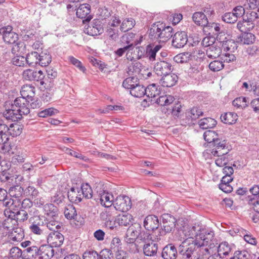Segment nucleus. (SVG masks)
Returning a JSON list of instances; mask_svg holds the SVG:
<instances>
[{
	"instance_id": "f257e3e1",
	"label": "nucleus",
	"mask_w": 259,
	"mask_h": 259,
	"mask_svg": "<svg viewBox=\"0 0 259 259\" xmlns=\"http://www.w3.org/2000/svg\"><path fill=\"white\" fill-rule=\"evenodd\" d=\"M189 238L184 240L178 247L179 254L183 259H199L202 252L203 255L210 254L209 250L216 246L214 232L202 226L195 224L189 230Z\"/></svg>"
},
{
	"instance_id": "f03ea898",
	"label": "nucleus",
	"mask_w": 259,
	"mask_h": 259,
	"mask_svg": "<svg viewBox=\"0 0 259 259\" xmlns=\"http://www.w3.org/2000/svg\"><path fill=\"white\" fill-rule=\"evenodd\" d=\"M148 32L151 39L165 42L172 37L174 30L171 26H166L165 23L157 22L151 25Z\"/></svg>"
},
{
	"instance_id": "7ed1b4c3",
	"label": "nucleus",
	"mask_w": 259,
	"mask_h": 259,
	"mask_svg": "<svg viewBox=\"0 0 259 259\" xmlns=\"http://www.w3.org/2000/svg\"><path fill=\"white\" fill-rule=\"evenodd\" d=\"M1 34L3 35L4 42L7 44L15 45L12 49V51H19L18 48L23 46V42H18L19 37L17 33L13 31L11 26L3 27L1 28Z\"/></svg>"
},
{
	"instance_id": "20e7f679",
	"label": "nucleus",
	"mask_w": 259,
	"mask_h": 259,
	"mask_svg": "<svg viewBox=\"0 0 259 259\" xmlns=\"http://www.w3.org/2000/svg\"><path fill=\"white\" fill-rule=\"evenodd\" d=\"M84 32L91 36H97L104 32L103 25L99 19H94L89 24L85 25Z\"/></svg>"
},
{
	"instance_id": "39448f33",
	"label": "nucleus",
	"mask_w": 259,
	"mask_h": 259,
	"mask_svg": "<svg viewBox=\"0 0 259 259\" xmlns=\"http://www.w3.org/2000/svg\"><path fill=\"white\" fill-rule=\"evenodd\" d=\"M162 221L161 234L165 235L166 233L171 232L176 227L177 220L176 218L168 213H164L161 216Z\"/></svg>"
},
{
	"instance_id": "423d86ee",
	"label": "nucleus",
	"mask_w": 259,
	"mask_h": 259,
	"mask_svg": "<svg viewBox=\"0 0 259 259\" xmlns=\"http://www.w3.org/2000/svg\"><path fill=\"white\" fill-rule=\"evenodd\" d=\"M113 206L114 208L117 210L126 212L131 208V199L127 196H118L114 200Z\"/></svg>"
},
{
	"instance_id": "0eeeda50",
	"label": "nucleus",
	"mask_w": 259,
	"mask_h": 259,
	"mask_svg": "<svg viewBox=\"0 0 259 259\" xmlns=\"http://www.w3.org/2000/svg\"><path fill=\"white\" fill-rule=\"evenodd\" d=\"M29 101L21 97L17 98L14 103L11 104L12 108L15 109L22 115H27L30 112L28 108Z\"/></svg>"
},
{
	"instance_id": "6e6552de",
	"label": "nucleus",
	"mask_w": 259,
	"mask_h": 259,
	"mask_svg": "<svg viewBox=\"0 0 259 259\" xmlns=\"http://www.w3.org/2000/svg\"><path fill=\"white\" fill-rule=\"evenodd\" d=\"M31 225L29 226L30 231L34 234L40 235L44 233V227L45 223L42 221L39 215H35L31 217L29 220Z\"/></svg>"
},
{
	"instance_id": "1a4fd4ad",
	"label": "nucleus",
	"mask_w": 259,
	"mask_h": 259,
	"mask_svg": "<svg viewBox=\"0 0 259 259\" xmlns=\"http://www.w3.org/2000/svg\"><path fill=\"white\" fill-rule=\"evenodd\" d=\"M91 6L88 4H83L80 5L76 10V16L81 19H84L82 20L83 24L86 22H89L92 19V16L90 15Z\"/></svg>"
},
{
	"instance_id": "9d476101",
	"label": "nucleus",
	"mask_w": 259,
	"mask_h": 259,
	"mask_svg": "<svg viewBox=\"0 0 259 259\" xmlns=\"http://www.w3.org/2000/svg\"><path fill=\"white\" fill-rule=\"evenodd\" d=\"M2 172L0 174V181L5 183L8 187L16 183V179H19L21 181L23 177L21 176L14 175L10 174L6 170L2 169Z\"/></svg>"
},
{
	"instance_id": "9b49d317",
	"label": "nucleus",
	"mask_w": 259,
	"mask_h": 259,
	"mask_svg": "<svg viewBox=\"0 0 259 259\" xmlns=\"http://www.w3.org/2000/svg\"><path fill=\"white\" fill-rule=\"evenodd\" d=\"M172 70L171 64L165 61H160L157 62L154 67V70L155 73L159 76H163L170 73Z\"/></svg>"
},
{
	"instance_id": "f8f14e48",
	"label": "nucleus",
	"mask_w": 259,
	"mask_h": 259,
	"mask_svg": "<svg viewBox=\"0 0 259 259\" xmlns=\"http://www.w3.org/2000/svg\"><path fill=\"white\" fill-rule=\"evenodd\" d=\"M60 231H55L49 234L47 241L52 247H60L63 243L64 237Z\"/></svg>"
},
{
	"instance_id": "ddd939ff",
	"label": "nucleus",
	"mask_w": 259,
	"mask_h": 259,
	"mask_svg": "<svg viewBox=\"0 0 259 259\" xmlns=\"http://www.w3.org/2000/svg\"><path fill=\"white\" fill-rule=\"evenodd\" d=\"M23 78L29 81H40L45 77L41 70L35 71L30 69H26L23 72Z\"/></svg>"
},
{
	"instance_id": "4468645a",
	"label": "nucleus",
	"mask_w": 259,
	"mask_h": 259,
	"mask_svg": "<svg viewBox=\"0 0 259 259\" xmlns=\"http://www.w3.org/2000/svg\"><path fill=\"white\" fill-rule=\"evenodd\" d=\"M214 239L217 241V244L213 248L209 250V251L215 248V250L217 249L218 254H219L220 256L223 255L222 257H224L227 255H228L231 252H232L234 248V245L233 244H230L227 242L224 241L220 243L219 245L218 243V240L214 238Z\"/></svg>"
},
{
	"instance_id": "2eb2a0df",
	"label": "nucleus",
	"mask_w": 259,
	"mask_h": 259,
	"mask_svg": "<svg viewBox=\"0 0 259 259\" xmlns=\"http://www.w3.org/2000/svg\"><path fill=\"white\" fill-rule=\"evenodd\" d=\"M205 31L212 35H216V38L218 41H219V37L220 36L222 38L225 35V32L221 29L220 24L217 23H209L204 27Z\"/></svg>"
},
{
	"instance_id": "dca6fc26",
	"label": "nucleus",
	"mask_w": 259,
	"mask_h": 259,
	"mask_svg": "<svg viewBox=\"0 0 259 259\" xmlns=\"http://www.w3.org/2000/svg\"><path fill=\"white\" fill-rule=\"evenodd\" d=\"M188 41V37L185 31H178L174 35L172 45L176 48H181L185 46Z\"/></svg>"
},
{
	"instance_id": "f3484780",
	"label": "nucleus",
	"mask_w": 259,
	"mask_h": 259,
	"mask_svg": "<svg viewBox=\"0 0 259 259\" xmlns=\"http://www.w3.org/2000/svg\"><path fill=\"white\" fill-rule=\"evenodd\" d=\"M229 35L226 36V35L222 38L220 36L219 37V42L222 44V47L224 51L234 52L237 49V45L236 42L233 40L228 38Z\"/></svg>"
},
{
	"instance_id": "a211bd4d",
	"label": "nucleus",
	"mask_w": 259,
	"mask_h": 259,
	"mask_svg": "<svg viewBox=\"0 0 259 259\" xmlns=\"http://www.w3.org/2000/svg\"><path fill=\"white\" fill-rule=\"evenodd\" d=\"M144 226L148 231H154L158 228L159 222L158 217L155 215H148L144 221Z\"/></svg>"
},
{
	"instance_id": "6ab92c4d",
	"label": "nucleus",
	"mask_w": 259,
	"mask_h": 259,
	"mask_svg": "<svg viewBox=\"0 0 259 259\" xmlns=\"http://www.w3.org/2000/svg\"><path fill=\"white\" fill-rule=\"evenodd\" d=\"M162 76L160 82L163 87H172L176 85L178 80V76L175 73H168Z\"/></svg>"
},
{
	"instance_id": "aec40b11",
	"label": "nucleus",
	"mask_w": 259,
	"mask_h": 259,
	"mask_svg": "<svg viewBox=\"0 0 259 259\" xmlns=\"http://www.w3.org/2000/svg\"><path fill=\"white\" fill-rule=\"evenodd\" d=\"M44 214L46 219H57L58 217L59 209L52 203H47L43 206Z\"/></svg>"
},
{
	"instance_id": "412c9836",
	"label": "nucleus",
	"mask_w": 259,
	"mask_h": 259,
	"mask_svg": "<svg viewBox=\"0 0 259 259\" xmlns=\"http://www.w3.org/2000/svg\"><path fill=\"white\" fill-rule=\"evenodd\" d=\"M178 254L176 247L172 244H168L163 248L161 256L164 259H175Z\"/></svg>"
},
{
	"instance_id": "4be33fe9",
	"label": "nucleus",
	"mask_w": 259,
	"mask_h": 259,
	"mask_svg": "<svg viewBox=\"0 0 259 259\" xmlns=\"http://www.w3.org/2000/svg\"><path fill=\"white\" fill-rule=\"evenodd\" d=\"M254 27V24L253 22V19L247 17L246 19L243 18V21H239L237 25V28L242 32H245L252 29Z\"/></svg>"
},
{
	"instance_id": "5701e85b",
	"label": "nucleus",
	"mask_w": 259,
	"mask_h": 259,
	"mask_svg": "<svg viewBox=\"0 0 259 259\" xmlns=\"http://www.w3.org/2000/svg\"><path fill=\"white\" fill-rule=\"evenodd\" d=\"M79 187H72L68 192V198L70 202L78 204L80 202L82 198Z\"/></svg>"
},
{
	"instance_id": "b1692460",
	"label": "nucleus",
	"mask_w": 259,
	"mask_h": 259,
	"mask_svg": "<svg viewBox=\"0 0 259 259\" xmlns=\"http://www.w3.org/2000/svg\"><path fill=\"white\" fill-rule=\"evenodd\" d=\"M36 246H30L23 250V259H32L39 255V251H41Z\"/></svg>"
},
{
	"instance_id": "393cba45",
	"label": "nucleus",
	"mask_w": 259,
	"mask_h": 259,
	"mask_svg": "<svg viewBox=\"0 0 259 259\" xmlns=\"http://www.w3.org/2000/svg\"><path fill=\"white\" fill-rule=\"evenodd\" d=\"M100 195V201L102 205L105 207H109L113 205L114 197L111 193L104 191Z\"/></svg>"
},
{
	"instance_id": "a878e982",
	"label": "nucleus",
	"mask_w": 259,
	"mask_h": 259,
	"mask_svg": "<svg viewBox=\"0 0 259 259\" xmlns=\"http://www.w3.org/2000/svg\"><path fill=\"white\" fill-rule=\"evenodd\" d=\"M192 19L196 24L204 28L208 24V22L206 15L202 12H195L193 14Z\"/></svg>"
},
{
	"instance_id": "bb28decb",
	"label": "nucleus",
	"mask_w": 259,
	"mask_h": 259,
	"mask_svg": "<svg viewBox=\"0 0 259 259\" xmlns=\"http://www.w3.org/2000/svg\"><path fill=\"white\" fill-rule=\"evenodd\" d=\"M20 93L21 97L27 100L28 99L32 100V98L35 95V88L31 85L25 84L22 87Z\"/></svg>"
},
{
	"instance_id": "cd10ccee",
	"label": "nucleus",
	"mask_w": 259,
	"mask_h": 259,
	"mask_svg": "<svg viewBox=\"0 0 259 259\" xmlns=\"http://www.w3.org/2000/svg\"><path fill=\"white\" fill-rule=\"evenodd\" d=\"M3 114L4 117L7 119L14 121L21 119L22 117V115L18 112V111H17L15 109L12 108V106L10 109H6Z\"/></svg>"
},
{
	"instance_id": "c85d7f7f",
	"label": "nucleus",
	"mask_w": 259,
	"mask_h": 259,
	"mask_svg": "<svg viewBox=\"0 0 259 259\" xmlns=\"http://www.w3.org/2000/svg\"><path fill=\"white\" fill-rule=\"evenodd\" d=\"M158 249V245L154 241L144 244L143 251L146 256H154L156 254Z\"/></svg>"
},
{
	"instance_id": "c756f323",
	"label": "nucleus",
	"mask_w": 259,
	"mask_h": 259,
	"mask_svg": "<svg viewBox=\"0 0 259 259\" xmlns=\"http://www.w3.org/2000/svg\"><path fill=\"white\" fill-rule=\"evenodd\" d=\"M133 220L132 215L130 213L119 214L115 219V222L119 226H128L132 224V221Z\"/></svg>"
},
{
	"instance_id": "7c9ffc66",
	"label": "nucleus",
	"mask_w": 259,
	"mask_h": 259,
	"mask_svg": "<svg viewBox=\"0 0 259 259\" xmlns=\"http://www.w3.org/2000/svg\"><path fill=\"white\" fill-rule=\"evenodd\" d=\"M146 89L145 87L139 83H137L130 90V94L136 98H141L146 95Z\"/></svg>"
},
{
	"instance_id": "2f4dec72",
	"label": "nucleus",
	"mask_w": 259,
	"mask_h": 259,
	"mask_svg": "<svg viewBox=\"0 0 259 259\" xmlns=\"http://www.w3.org/2000/svg\"><path fill=\"white\" fill-rule=\"evenodd\" d=\"M161 48L162 46L160 45L154 46L152 44H149L147 46L146 53L150 61H153L156 60V53Z\"/></svg>"
},
{
	"instance_id": "473e14b6",
	"label": "nucleus",
	"mask_w": 259,
	"mask_h": 259,
	"mask_svg": "<svg viewBox=\"0 0 259 259\" xmlns=\"http://www.w3.org/2000/svg\"><path fill=\"white\" fill-rule=\"evenodd\" d=\"M211 42L213 43V44L207 48L206 54L209 58H217L220 56L222 53L221 48L214 45L212 41Z\"/></svg>"
},
{
	"instance_id": "72a5a7b5",
	"label": "nucleus",
	"mask_w": 259,
	"mask_h": 259,
	"mask_svg": "<svg viewBox=\"0 0 259 259\" xmlns=\"http://www.w3.org/2000/svg\"><path fill=\"white\" fill-rule=\"evenodd\" d=\"M8 193L11 197L19 198L24 195V189L20 185L15 184L9 187Z\"/></svg>"
},
{
	"instance_id": "f704fd0d",
	"label": "nucleus",
	"mask_w": 259,
	"mask_h": 259,
	"mask_svg": "<svg viewBox=\"0 0 259 259\" xmlns=\"http://www.w3.org/2000/svg\"><path fill=\"white\" fill-rule=\"evenodd\" d=\"M146 89V95L149 98H155L160 94V88L159 85L156 83L149 84Z\"/></svg>"
},
{
	"instance_id": "c9c22d12",
	"label": "nucleus",
	"mask_w": 259,
	"mask_h": 259,
	"mask_svg": "<svg viewBox=\"0 0 259 259\" xmlns=\"http://www.w3.org/2000/svg\"><path fill=\"white\" fill-rule=\"evenodd\" d=\"M237 117L238 115L236 113L229 112L222 114L221 116V119L224 123L233 124L236 122Z\"/></svg>"
},
{
	"instance_id": "e433bc0d",
	"label": "nucleus",
	"mask_w": 259,
	"mask_h": 259,
	"mask_svg": "<svg viewBox=\"0 0 259 259\" xmlns=\"http://www.w3.org/2000/svg\"><path fill=\"white\" fill-rule=\"evenodd\" d=\"M24 237V232L20 228H14L9 235V237L14 241H20Z\"/></svg>"
},
{
	"instance_id": "4c0bfd02",
	"label": "nucleus",
	"mask_w": 259,
	"mask_h": 259,
	"mask_svg": "<svg viewBox=\"0 0 259 259\" xmlns=\"http://www.w3.org/2000/svg\"><path fill=\"white\" fill-rule=\"evenodd\" d=\"M178 118L179 122L183 126H190L194 124L193 118H191L187 110L185 113L180 115Z\"/></svg>"
},
{
	"instance_id": "58836bf2",
	"label": "nucleus",
	"mask_w": 259,
	"mask_h": 259,
	"mask_svg": "<svg viewBox=\"0 0 259 259\" xmlns=\"http://www.w3.org/2000/svg\"><path fill=\"white\" fill-rule=\"evenodd\" d=\"M217 124V121L211 118H204L200 120L199 125L202 129L212 128Z\"/></svg>"
},
{
	"instance_id": "ea45409f",
	"label": "nucleus",
	"mask_w": 259,
	"mask_h": 259,
	"mask_svg": "<svg viewBox=\"0 0 259 259\" xmlns=\"http://www.w3.org/2000/svg\"><path fill=\"white\" fill-rule=\"evenodd\" d=\"M39 54L37 52H32L28 53L25 57L26 63L29 66H35L38 64V57Z\"/></svg>"
},
{
	"instance_id": "a19ab883",
	"label": "nucleus",
	"mask_w": 259,
	"mask_h": 259,
	"mask_svg": "<svg viewBox=\"0 0 259 259\" xmlns=\"http://www.w3.org/2000/svg\"><path fill=\"white\" fill-rule=\"evenodd\" d=\"M45 224H46L47 228L52 232L60 231V229L62 228V225L60 222L56 221V219H46Z\"/></svg>"
},
{
	"instance_id": "79ce46f5",
	"label": "nucleus",
	"mask_w": 259,
	"mask_h": 259,
	"mask_svg": "<svg viewBox=\"0 0 259 259\" xmlns=\"http://www.w3.org/2000/svg\"><path fill=\"white\" fill-rule=\"evenodd\" d=\"M82 198L90 199L93 197V190L91 187L88 184H83L79 188Z\"/></svg>"
},
{
	"instance_id": "37998d69",
	"label": "nucleus",
	"mask_w": 259,
	"mask_h": 259,
	"mask_svg": "<svg viewBox=\"0 0 259 259\" xmlns=\"http://www.w3.org/2000/svg\"><path fill=\"white\" fill-rule=\"evenodd\" d=\"M22 131L21 125L17 123H12L8 126L9 136H11L13 137L19 136Z\"/></svg>"
},
{
	"instance_id": "c03bdc74",
	"label": "nucleus",
	"mask_w": 259,
	"mask_h": 259,
	"mask_svg": "<svg viewBox=\"0 0 259 259\" xmlns=\"http://www.w3.org/2000/svg\"><path fill=\"white\" fill-rule=\"evenodd\" d=\"M239 38L243 44L250 45L254 42L255 37L253 34L245 32H242Z\"/></svg>"
},
{
	"instance_id": "a18cd8bd",
	"label": "nucleus",
	"mask_w": 259,
	"mask_h": 259,
	"mask_svg": "<svg viewBox=\"0 0 259 259\" xmlns=\"http://www.w3.org/2000/svg\"><path fill=\"white\" fill-rule=\"evenodd\" d=\"M59 110L54 107L46 108L41 111H38L37 115L39 117L46 118L49 116H52L58 114Z\"/></svg>"
},
{
	"instance_id": "49530a36",
	"label": "nucleus",
	"mask_w": 259,
	"mask_h": 259,
	"mask_svg": "<svg viewBox=\"0 0 259 259\" xmlns=\"http://www.w3.org/2000/svg\"><path fill=\"white\" fill-rule=\"evenodd\" d=\"M135 21L133 18H128L124 20L120 27V29L122 32H126L132 29L135 25Z\"/></svg>"
},
{
	"instance_id": "de8ad7c7",
	"label": "nucleus",
	"mask_w": 259,
	"mask_h": 259,
	"mask_svg": "<svg viewBox=\"0 0 259 259\" xmlns=\"http://www.w3.org/2000/svg\"><path fill=\"white\" fill-rule=\"evenodd\" d=\"M141 226L139 224H135L134 225L130 226L127 230V237L131 236L136 239H138V237L140 234Z\"/></svg>"
},
{
	"instance_id": "09e8293b",
	"label": "nucleus",
	"mask_w": 259,
	"mask_h": 259,
	"mask_svg": "<svg viewBox=\"0 0 259 259\" xmlns=\"http://www.w3.org/2000/svg\"><path fill=\"white\" fill-rule=\"evenodd\" d=\"M53 247L49 246H41L39 249H41V251H39V254L41 255L40 256L45 258L47 259H49L51 257H52L54 256V250L53 249Z\"/></svg>"
},
{
	"instance_id": "8fccbe9b",
	"label": "nucleus",
	"mask_w": 259,
	"mask_h": 259,
	"mask_svg": "<svg viewBox=\"0 0 259 259\" xmlns=\"http://www.w3.org/2000/svg\"><path fill=\"white\" fill-rule=\"evenodd\" d=\"M139 79L136 76H131L127 77L122 82V87L128 90H131L132 87H134L135 85L138 83Z\"/></svg>"
},
{
	"instance_id": "3c124183",
	"label": "nucleus",
	"mask_w": 259,
	"mask_h": 259,
	"mask_svg": "<svg viewBox=\"0 0 259 259\" xmlns=\"http://www.w3.org/2000/svg\"><path fill=\"white\" fill-rule=\"evenodd\" d=\"M64 215L69 220L76 219L77 213L75 207L73 205H68L65 208Z\"/></svg>"
},
{
	"instance_id": "603ef678",
	"label": "nucleus",
	"mask_w": 259,
	"mask_h": 259,
	"mask_svg": "<svg viewBox=\"0 0 259 259\" xmlns=\"http://www.w3.org/2000/svg\"><path fill=\"white\" fill-rule=\"evenodd\" d=\"M192 55L191 53L184 52L176 55L174 57V60L177 63H187L192 59Z\"/></svg>"
},
{
	"instance_id": "864d4df0",
	"label": "nucleus",
	"mask_w": 259,
	"mask_h": 259,
	"mask_svg": "<svg viewBox=\"0 0 259 259\" xmlns=\"http://www.w3.org/2000/svg\"><path fill=\"white\" fill-rule=\"evenodd\" d=\"M247 99L248 98L246 97H240L234 99L232 104L237 109H244L248 106Z\"/></svg>"
},
{
	"instance_id": "5fc2aeb1",
	"label": "nucleus",
	"mask_w": 259,
	"mask_h": 259,
	"mask_svg": "<svg viewBox=\"0 0 259 259\" xmlns=\"http://www.w3.org/2000/svg\"><path fill=\"white\" fill-rule=\"evenodd\" d=\"M174 101V97L170 95L161 96L156 100V102L160 106H167L172 104Z\"/></svg>"
},
{
	"instance_id": "6e6d98bb",
	"label": "nucleus",
	"mask_w": 259,
	"mask_h": 259,
	"mask_svg": "<svg viewBox=\"0 0 259 259\" xmlns=\"http://www.w3.org/2000/svg\"><path fill=\"white\" fill-rule=\"evenodd\" d=\"M38 57V64L41 66H47L51 62V56L49 54L41 52Z\"/></svg>"
},
{
	"instance_id": "4d7b16f0",
	"label": "nucleus",
	"mask_w": 259,
	"mask_h": 259,
	"mask_svg": "<svg viewBox=\"0 0 259 259\" xmlns=\"http://www.w3.org/2000/svg\"><path fill=\"white\" fill-rule=\"evenodd\" d=\"M218 137V135L213 131L208 130L205 131L203 134L204 139L209 145H211Z\"/></svg>"
},
{
	"instance_id": "13d9d810",
	"label": "nucleus",
	"mask_w": 259,
	"mask_h": 259,
	"mask_svg": "<svg viewBox=\"0 0 259 259\" xmlns=\"http://www.w3.org/2000/svg\"><path fill=\"white\" fill-rule=\"evenodd\" d=\"M209 69L213 72H218L224 67V62L220 60H215L211 61L209 64Z\"/></svg>"
},
{
	"instance_id": "bf43d9fd",
	"label": "nucleus",
	"mask_w": 259,
	"mask_h": 259,
	"mask_svg": "<svg viewBox=\"0 0 259 259\" xmlns=\"http://www.w3.org/2000/svg\"><path fill=\"white\" fill-rule=\"evenodd\" d=\"M9 254L8 259H17L21 257L23 259V250L17 247H12L10 250Z\"/></svg>"
},
{
	"instance_id": "052dcab7",
	"label": "nucleus",
	"mask_w": 259,
	"mask_h": 259,
	"mask_svg": "<svg viewBox=\"0 0 259 259\" xmlns=\"http://www.w3.org/2000/svg\"><path fill=\"white\" fill-rule=\"evenodd\" d=\"M187 111L191 118H193L192 119L194 121L203 114L202 109L198 107H193L190 110H187Z\"/></svg>"
},
{
	"instance_id": "680f3d73",
	"label": "nucleus",
	"mask_w": 259,
	"mask_h": 259,
	"mask_svg": "<svg viewBox=\"0 0 259 259\" xmlns=\"http://www.w3.org/2000/svg\"><path fill=\"white\" fill-rule=\"evenodd\" d=\"M39 193L34 186H28L24 189V196L31 197L32 199L38 196Z\"/></svg>"
},
{
	"instance_id": "e2e57ef3",
	"label": "nucleus",
	"mask_w": 259,
	"mask_h": 259,
	"mask_svg": "<svg viewBox=\"0 0 259 259\" xmlns=\"http://www.w3.org/2000/svg\"><path fill=\"white\" fill-rule=\"evenodd\" d=\"M62 150L64 151L66 153L69 154L71 156H74L76 158L81 159L84 161L87 162L89 160V159L87 157L83 156L81 154L77 153L75 151H73L68 148L64 147L62 149Z\"/></svg>"
},
{
	"instance_id": "0e129e2a",
	"label": "nucleus",
	"mask_w": 259,
	"mask_h": 259,
	"mask_svg": "<svg viewBox=\"0 0 259 259\" xmlns=\"http://www.w3.org/2000/svg\"><path fill=\"white\" fill-rule=\"evenodd\" d=\"M218 158L215 160V164L219 167L226 165L230 160V156L225 155H216Z\"/></svg>"
},
{
	"instance_id": "69168bd1",
	"label": "nucleus",
	"mask_w": 259,
	"mask_h": 259,
	"mask_svg": "<svg viewBox=\"0 0 259 259\" xmlns=\"http://www.w3.org/2000/svg\"><path fill=\"white\" fill-rule=\"evenodd\" d=\"M171 114L175 118H179L182 112V105L178 102L171 106Z\"/></svg>"
},
{
	"instance_id": "338daca9",
	"label": "nucleus",
	"mask_w": 259,
	"mask_h": 259,
	"mask_svg": "<svg viewBox=\"0 0 259 259\" xmlns=\"http://www.w3.org/2000/svg\"><path fill=\"white\" fill-rule=\"evenodd\" d=\"M83 259H99V255L98 252L94 250H86L82 255Z\"/></svg>"
},
{
	"instance_id": "774afa93",
	"label": "nucleus",
	"mask_w": 259,
	"mask_h": 259,
	"mask_svg": "<svg viewBox=\"0 0 259 259\" xmlns=\"http://www.w3.org/2000/svg\"><path fill=\"white\" fill-rule=\"evenodd\" d=\"M249 255L248 251L243 249L235 251L232 257L233 259H248Z\"/></svg>"
}]
</instances>
